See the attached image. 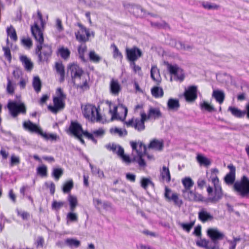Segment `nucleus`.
<instances>
[{
	"label": "nucleus",
	"mask_w": 249,
	"mask_h": 249,
	"mask_svg": "<svg viewBox=\"0 0 249 249\" xmlns=\"http://www.w3.org/2000/svg\"><path fill=\"white\" fill-rule=\"evenodd\" d=\"M182 183L184 186V190H190V188L193 186L194 182L190 178H186L182 179Z\"/></svg>",
	"instance_id": "nucleus-40"
},
{
	"label": "nucleus",
	"mask_w": 249,
	"mask_h": 249,
	"mask_svg": "<svg viewBox=\"0 0 249 249\" xmlns=\"http://www.w3.org/2000/svg\"><path fill=\"white\" fill-rule=\"evenodd\" d=\"M90 60L94 62H98L100 60V56L94 51H91L89 53Z\"/></svg>",
	"instance_id": "nucleus-51"
},
{
	"label": "nucleus",
	"mask_w": 249,
	"mask_h": 249,
	"mask_svg": "<svg viewBox=\"0 0 249 249\" xmlns=\"http://www.w3.org/2000/svg\"><path fill=\"white\" fill-rule=\"evenodd\" d=\"M167 106L169 110H177L179 107L178 100L172 98L169 99Z\"/></svg>",
	"instance_id": "nucleus-29"
},
{
	"label": "nucleus",
	"mask_w": 249,
	"mask_h": 249,
	"mask_svg": "<svg viewBox=\"0 0 249 249\" xmlns=\"http://www.w3.org/2000/svg\"><path fill=\"white\" fill-rule=\"evenodd\" d=\"M104 113L105 112L103 111ZM82 112L84 116L91 122L102 121L104 120V113L102 115L99 109L92 105H86L82 107Z\"/></svg>",
	"instance_id": "nucleus-4"
},
{
	"label": "nucleus",
	"mask_w": 249,
	"mask_h": 249,
	"mask_svg": "<svg viewBox=\"0 0 249 249\" xmlns=\"http://www.w3.org/2000/svg\"><path fill=\"white\" fill-rule=\"evenodd\" d=\"M33 84L35 90L36 92H39L41 86V81L39 77L37 76L34 77Z\"/></svg>",
	"instance_id": "nucleus-41"
},
{
	"label": "nucleus",
	"mask_w": 249,
	"mask_h": 249,
	"mask_svg": "<svg viewBox=\"0 0 249 249\" xmlns=\"http://www.w3.org/2000/svg\"><path fill=\"white\" fill-rule=\"evenodd\" d=\"M198 187L202 189L206 185V182L204 179H199L197 181Z\"/></svg>",
	"instance_id": "nucleus-62"
},
{
	"label": "nucleus",
	"mask_w": 249,
	"mask_h": 249,
	"mask_svg": "<svg viewBox=\"0 0 249 249\" xmlns=\"http://www.w3.org/2000/svg\"><path fill=\"white\" fill-rule=\"evenodd\" d=\"M131 145L133 149L131 158L125 154L124 153V149L118 145L112 144L108 146L109 147L110 150L116 153L123 162L126 164H129L132 161H135L140 167H143L146 165L145 160L146 158L149 160L154 159L153 156L146 154L145 146L142 142H131Z\"/></svg>",
	"instance_id": "nucleus-1"
},
{
	"label": "nucleus",
	"mask_w": 249,
	"mask_h": 249,
	"mask_svg": "<svg viewBox=\"0 0 249 249\" xmlns=\"http://www.w3.org/2000/svg\"><path fill=\"white\" fill-rule=\"evenodd\" d=\"M3 50L4 51L5 55L6 57L7 58V60L9 61H10L11 56H10V50H9V48L4 47Z\"/></svg>",
	"instance_id": "nucleus-60"
},
{
	"label": "nucleus",
	"mask_w": 249,
	"mask_h": 249,
	"mask_svg": "<svg viewBox=\"0 0 249 249\" xmlns=\"http://www.w3.org/2000/svg\"><path fill=\"white\" fill-rule=\"evenodd\" d=\"M234 191L242 196L249 194V179L244 176L241 180L236 182L234 185Z\"/></svg>",
	"instance_id": "nucleus-11"
},
{
	"label": "nucleus",
	"mask_w": 249,
	"mask_h": 249,
	"mask_svg": "<svg viewBox=\"0 0 249 249\" xmlns=\"http://www.w3.org/2000/svg\"><path fill=\"white\" fill-rule=\"evenodd\" d=\"M7 91L9 93H13L14 91V87L11 82L9 81L7 86Z\"/></svg>",
	"instance_id": "nucleus-59"
},
{
	"label": "nucleus",
	"mask_w": 249,
	"mask_h": 249,
	"mask_svg": "<svg viewBox=\"0 0 249 249\" xmlns=\"http://www.w3.org/2000/svg\"><path fill=\"white\" fill-rule=\"evenodd\" d=\"M68 201L70 204V209L71 211H74L78 205V200L76 196L70 195L68 197Z\"/></svg>",
	"instance_id": "nucleus-27"
},
{
	"label": "nucleus",
	"mask_w": 249,
	"mask_h": 249,
	"mask_svg": "<svg viewBox=\"0 0 249 249\" xmlns=\"http://www.w3.org/2000/svg\"><path fill=\"white\" fill-rule=\"evenodd\" d=\"M151 93L156 98L161 97L163 95V89L158 87H153L151 89Z\"/></svg>",
	"instance_id": "nucleus-35"
},
{
	"label": "nucleus",
	"mask_w": 249,
	"mask_h": 249,
	"mask_svg": "<svg viewBox=\"0 0 249 249\" xmlns=\"http://www.w3.org/2000/svg\"><path fill=\"white\" fill-rule=\"evenodd\" d=\"M55 69L57 73L60 75L61 80H63L64 78V67L61 63L55 64Z\"/></svg>",
	"instance_id": "nucleus-33"
},
{
	"label": "nucleus",
	"mask_w": 249,
	"mask_h": 249,
	"mask_svg": "<svg viewBox=\"0 0 249 249\" xmlns=\"http://www.w3.org/2000/svg\"><path fill=\"white\" fill-rule=\"evenodd\" d=\"M74 211H71L69 212L67 215L68 221L71 222H77L78 221V215L77 213L74 212Z\"/></svg>",
	"instance_id": "nucleus-46"
},
{
	"label": "nucleus",
	"mask_w": 249,
	"mask_h": 249,
	"mask_svg": "<svg viewBox=\"0 0 249 249\" xmlns=\"http://www.w3.org/2000/svg\"><path fill=\"white\" fill-rule=\"evenodd\" d=\"M20 60L27 70H30L32 69L33 66V63L26 56H21L20 57Z\"/></svg>",
	"instance_id": "nucleus-36"
},
{
	"label": "nucleus",
	"mask_w": 249,
	"mask_h": 249,
	"mask_svg": "<svg viewBox=\"0 0 249 249\" xmlns=\"http://www.w3.org/2000/svg\"><path fill=\"white\" fill-rule=\"evenodd\" d=\"M167 69L170 74V81L182 82L185 78L184 70L176 64H168Z\"/></svg>",
	"instance_id": "nucleus-5"
},
{
	"label": "nucleus",
	"mask_w": 249,
	"mask_h": 249,
	"mask_svg": "<svg viewBox=\"0 0 249 249\" xmlns=\"http://www.w3.org/2000/svg\"><path fill=\"white\" fill-rule=\"evenodd\" d=\"M141 186L145 190L147 189L148 186L154 187V183L150 178H142L141 180Z\"/></svg>",
	"instance_id": "nucleus-34"
},
{
	"label": "nucleus",
	"mask_w": 249,
	"mask_h": 249,
	"mask_svg": "<svg viewBox=\"0 0 249 249\" xmlns=\"http://www.w3.org/2000/svg\"><path fill=\"white\" fill-rule=\"evenodd\" d=\"M64 203L63 202H57L54 201L52 204V208L53 209L58 210L64 205Z\"/></svg>",
	"instance_id": "nucleus-56"
},
{
	"label": "nucleus",
	"mask_w": 249,
	"mask_h": 249,
	"mask_svg": "<svg viewBox=\"0 0 249 249\" xmlns=\"http://www.w3.org/2000/svg\"><path fill=\"white\" fill-rule=\"evenodd\" d=\"M131 66L133 69V71L135 72H139L141 71V68L138 65H136L134 62H132L131 64Z\"/></svg>",
	"instance_id": "nucleus-61"
},
{
	"label": "nucleus",
	"mask_w": 249,
	"mask_h": 249,
	"mask_svg": "<svg viewBox=\"0 0 249 249\" xmlns=\"http://www.w3.org/2000/svg\"><path fill=\"white\" fill-rule=\"evenodd\" d=\"M196 245L201 247L205 248L206 249H212L213 247L210 245V242L206 239H201L196 242Z\"/></svg>",
	"instance_id": "nucleus-37"
},
{
	"label": "nucleus",
	"mask_w": 249,
	"mask_h": 249,
	"mask_svg": "<svg viewBox=\"0 0 249 249\" xmlns=\"http://www.w3.org/2000/svg\"><path fill=\"white\" fill-rule=\"evenodd\" d=\"M129 10L135 16L139 18H143L145 15V12L141 7L137 5H132L129 8Z\"/></svg>",
	"instance_id": "nucleus-24"
},
{
	"label": "nucleus",
	"mask_w": 249,
	"mask_h": 249,
	"mask_svg": "<svg viewBox=\"0 0 249 249\" xmlns=\"http://www.w3.org/2000/svg\"><path fill=\"white\" fill-rule=\"evenodd\" d=\"M103 109L104 112L105 119L112 121L118 119L123 121L127 114V109L123 105L117 107L111 102L107 101L102 103L99 107V110Z\"/></svg>",
	"instance_id": "nucleus-2"
},
{
	"label": "nucleus",
	"mask_w": 249,
	"mask_h": 249,
	"mask_svg": "<svg viewBox=\"0 0 249 249\" xmlns=\"http://www.w3.org/2000/svg\"><path fill=\"white\" fill-rule=\"evenodd\" d=\"M179 225L183 230L187 232H189L194 226V223H190L189 224L180 223Z\"/></svg>",
	"instance_id": "nucleus-55"
},
{
	"label": "nucleus",
	"mask_w": 249,
	"mask_h": 249,
	"mask_svg": "<svg viewBox=\"0 0 249 249\" xmlns=\"http://www.w3.org/2000/svg\"><path fill=\"white\" fill-rule=\"evenodd\" d=\"M109 89L112 95H118L121 91L122 87L117 80L112 79L109 84Z\"/></svg>",
	"instance_id": "nucleus-21"
},
{
	"label": "nucleus",
	"mask_w": 249,
	"mask_h": 249,
	"mask_svg": "<svg viewBox=\"0 0 249 249\" xmlns=\"http://www.w3.org/2000/svg\"><path fill=\"white\" fill-rule=\"evenodd\" d=\"M163 147V142L161 141L158 140H153L149 144V147L150 148L154 149L156 150H161Z\"/></svg>",
	"instance_id": "nucleus-32"
},
{
	"label": "nucleus",
	"mask_w": 249,
	"mask_h": 249,
	"mask_svg": "<svg viewBox=\"0 0 249 249\" xmlns=\"http://www.w3.org/2000/svg\"><path fill=\"white\" fill-rule=\"evenodd\" d=\"M23 125L25 129L40 135L46 140L56 141L58 138V136L55 134H47L43 132L38 126L33 124L30 121L25 122Z\"/></svg>",
	"instance_id": "nucleus-7"
},
{
	"label": "nucleus",
	"mask_w": 249,
	"mask_h": 249,
	"mask_svg": "<svg viewBox=\"0 0 249 249\" xmlns=\"http://www.w3.org/2000/svg\"><path fill=\"white\" fill-rule=\"evenodd\" d=\"M184 96L187 102H193L197 98V87L196 86H190L186 89Z\"/></svg>",
	"instance_id": "nucleus-19"
},
{
	"label": "nucleus",
	"mask_w": 249,
	"mask_h": 249,
	"mask_svg": "<svg viewBox=\"0 0 249 249\" xmlns=\"http://www.w3.org/2000/svg\"><path fill=\"white\" fill-rule=\"evenodd\" d=\"M73 186L72 181L67 182L64 185L63 191L64 193H68L71 191Z\"/></svg>",
	"instance_id": "nucleus-52"
},
{
	"label": "nucleus",
	"mask_w": 249,
	"mask_h": 249,
	"mask_svg": "<svg viewBox=\"0 0 249 249\" xmlns=\"http://www.w3.org/2000/svg\"><path fill=\"white\" fill-rule=\"evenodd\" d=\"M20 162V159L18 156L12 155L10 158V164L12 166L18 165Z\"/></svg>",
	"instance_id": "nucleus-53"
},
{
	"label": "nucleus",
	"mask_w": 249,
	"mask_h": 249,
	"mask_svg": "<svg viewBox=\"0 0 249 249\" xmlns=\"http://www.w3.org/2000/svg\"><path fill=\"white\" fill-rule=\"evenodd\" d=\"M240 240L239 238H234L232 241H228V242L230 243V246L229 247V249H235L236 243Z\"/></svg>",
	"instance_id": "nucleus-57"
},
{
	"label": "nucleus",
	"mask_w": 249,
	"mask_h": 249,
	"mask_svg": "<svg viewBox=\"0 0 249 249\" xmlns=\"http://www.w3.org/2000/svg\"><path fill=\"white\" fill-rule=\"evenodd\" d=\"M110 132L113 134L118 135L119 136L125 135L126 134V131L123 130L117 127H112L111 128Z\"/></svg>",
	"instance_id": "nucleus-42"
},
{
	"label": "nucleus",
	"mask_w": 249,
	"mask_h": 249,
	"mask_svg": "<svg viewBox=\"0 0 249 249\" xmlns=\"http://www.w3.org/2000/svg\"><path fill=\"white\" fill-rule=\"evenodd\" d=\"M87 47L85 44H82L78 49L79 57L83 61L85 60L84 53L86 52Z\"/></svg>",
	"instance_id": "nucleus-48"
},
{
	"label": "nucleus",
	"mask_w": 249,
	"mask_h": 249,
	"mask_svg": "<svg viewBox=\"0 0 249 249\" xmlns=\"http://www.w3.org/2000/svg\"><path fill=\"white\" fill-rule=\"evenodd\" d=\"M151 76L153 80L156 82L160 81V76L159 71L156 66H153L151 70Z\"/></svg>",
	"instance_id": "nucleus-31"
},
{
	"label": "nucleus",
	"mask_w": 249,
	"mask_h": 249,
	"mask_svg": "<svg viewBox=\"0 0 249 249\" xmlns=\"http://www.w3.org/2000/svg\"><path fill=\"white\" fill-rule=\"evenodd\" d=\"M38 20L32 27L31 30L35 39L41 45L43 42V31L44 23L40 13L38 14Z\"/></svg>",
	"instance_id": "nucleus-9"
},
{
	"label": "nucleus",
	"mask_w": 249,
	"mask_h": 249,
	"mask_svg": "<svg viewBox=\"0 0 249 249\" xmlns=\"http://www.w3.org/2000/svg\"><path fill=\"white\" fill-rule=\"evenodd\" d=\"M207 233L212 241L215 243L217 241L222 240L224 237L223 232L216 228H209L207 230Z\"/></svg>",
	"instance_id": "nucleus-16"
},
{
	"label": "nucleus",
	"mask_w": 249,
	"mask_h": 249,
	"mask_svg": "<svg viewBox=\"0 0 249 249\" xmlns=\"http://www.w3.org/2000/svg\"><path fill=\"white\" fill-rule=\"evenodd\" d=\"M22 42L24 46L28 48H30L32 45V41L29 38L22 39Z\"/></svg>",
	"instance_id": "nucleus-58"
},
{
	"label": "nucleus",
	"mask_w": 249,
	"mask_h": 249,
	"mask_svg": "<svg viewBox=\"0 0 249 249\" xmlns=\"http://www.w3.org/2000/svg\"><path fill=\"white\" fill-rule=\"evenodd\" d=\"M67 73L70 74L72 79L74 80L76 77H78L84 73L83 70L76 64H70L67 67Z\"/></svg>",
	"instance_id": "nucleus-13"
},
{
	"label": "nucleus",
	"mask_w": 249,
	"mask_h": 249,
	"mask_svg": "<svg viewBox=\"0 0 249 249\" xmlns=\"http://www.w3.org/2000/svg\"><path fill=\"white\" fill-rule=\"evenodd\" d=\"M174 193H175L172 192L171 190L168 188L167 186L165 187L164 196L167 201H171L172 194Z\"/></svg>",
	"instance_id": "nucleus-54"
},
{
	"label": "nucleus",
	"mask_w": 249,
	"mask_h": 249,
	"mask_svg": "<svg viewBox=\"0 0 249 249\" xmlns=\"http://www.w3.org/2000/svg\"><path fill=\"white\" fill-rule=\"evenodd\" d=\"M204 8L208 10H217L219 6L214 3H212L208 2H204L202 3Z\"/></svg>",
	"instance_id": "nucleus-43"
},
{
	"label": "nucleus",
	"mask_w": 249,
	"mask_h": 249,
	"mask_svg": "<svg viewBox=\"0 0 249 249\" xmlns=\"http://www.w3.org/2000/svg\"><path fill=\"white\" fill-rule=\"evenodd\" d=\"M89 79L88 75L84 73L78 76V77H76L73 82L78 88L85 90L89 87L88 83Z\"/></svg>",
	"instance_id": "nucleus-15"
},
{
	"label": "nucleus",
	"mask_w": 249,
	"mask_h": 249,
	"mask_svg": "<svg viewBox=\"0 0 249 249\" xmlns=\"http://www.w3.org/2000/svg\"><path fill=\"white\" fill-rule=\"evenodd\" d=\"M65 99V96L61 89H58L53 97V106H49L48 109L53 113H57L64 107Z\"/></svg>",
	"instance_id": "nucleus-6"
},
{
	"label": "nucleus",
	"mask_w": 249,
	"mask_h": 249,
	"mask_svg": "<svg viewBox=\"0 0 249 249\" xmlns=\"http://www.w3.org/2000/svg\"><path fill=\"white\" fill-rule=\"evenodd\" d=\"M57 55L64 59H67L69 58L71 52L70 50L64 46H60L57 50Z\"/></svg>",
	"instance_id": "nucleus-25"
},
{
	"label": "nucleus",
	"mask_w": 249,
	"mask_h": 249,
	"mask_svg": "<svg viewBox=\"0 0 249 249\" xmlns=\"http://www.w3.org/2000/svg\"><path fill=\"white\" fill-rule=\"evenodd\" d=\"M8 108L13 116H16L18 113H25V107L23 104L16 102H9Z\"/></svg>",
	"instance_id": "nucleus-17"
},
{
	"label": "nucleus",
	"mask_w": 249,
	"mask_h": 249,
	"mask_svg": "<svg viewBox=\"0 0 249 249\" xmlns=\"http://www.w3.org/2000/svg\"><path fill=\"white\" fill-rule=\"evenodd\" d=\"M8 36H10L11 39L16 40L17 39V35L15 29L10 26L7 28V30Z\"/></svg>",
	"instance_id": "nucleus-49"
},
{
	"label": "nucleus",
	"mask_w": 249,
	"mask_h": 249,
	"mask_svg": "<svg viewBox=\"0 0 249 249\" xmlns=\"http://www.w3.org/2000/svg\"><path fill=\"white\" fill-rule=\"evenodd\" d=\"M161 116V113L158 108H150L149 110L148 117L145 113L141 114V121L132 120L126 123L128 126H134L138 130H142L144 128V122L149 118H158Z\"/></svg>",
	"instance_id": "nucleus-3"
},
{
	"label": "nucleus",
	"mask_w": 249,
	"mask_h": 249,
	"mask_svg": "<svg viewBox=\"0 0 249 249\" xmlns=\"http://www.w3.org/2000/svg\"><path fill=\"white\" fill-rule=\"evenodd\" d=\"M69 130L70 131L83 143H84V141L83 140V137H91L89 133L83 131L80 124L76 122H71Z\"/></svg>",
	"instance_id": "nucleus-10"
},
{
	"label": "nucleus",
	"mask_w": 249,
	"mask_h": 249,
	"mask_svg": "<svg viewBox=\"0 0 249 249\" xmlns=\"http://www.w3.org/2000/svg\"><path fill=\"white\" fill-rule=\"evenodd\" d=\"M171 179L170 172H161V180L163 182L168 183Z\"/></svg>",
	"instance_id": "nucleus-50"
},
{
	"label": "nucleus",
	"mask_w": 249,
	"mask_h": 249,
	"mask_svg": "<svg viewBox=\"0 0 249 249\" xmlns=\"http://www.w3.org/2000/svg\"><path fill=\"white\" fill-rule=\"evenodd\" d=\"M94 203L96 208L98 209H101L102 202L99 199H94L93 200Z\"/></svg>",
	"instance_id": "nucleus-63"
},
{
	"label": "nucleus",
	"mask_w": 249,
	"mask_h": 249,
	"mask_svg": "<svg viewBox=\"0 0 249 249\" xmlns=\"http://www.w3.org/2000/svg\"><path fill=\"white\" fill-rule=\"evenodd\" d=\"M212 96L220 104H221L225 98L224 92L220 90L216 89L214 90L213 92Z\"/></svg>",
	"instance_id": "nucleus-26"
},
{
	"label": "nucleus",
	"mask_w": 249,
	"mask_h": 249,
	"mask_svg": "<svg viewBox=\"0 0 249 249\" xmlns=\"http://www.w3.org/2000/svg\"><path fill=\"white\" fill-rule=\"evenodd\" d=\"M111 48L113 50V55L114 58H119L120 60H122L123 58V55L120 52L117 47L115 45H113L111 46Z\"/></svg>",
	"instance_id": "nucleus-45"
},
{
	"label": "nucleus",
	"mask_w": 249,
	"mask_h": 249,
	"mask_svg": "<svg viewBox=\"0 0 249 249\" xmlns=\"http://www.w3.org/2000/svg\"><path fill=\"white\" fill-rule=\"evenodd\" d=\"M66 243L70 247L77 248L80 245V242L79 240L72 238L67 239Z\"/></svg>",
	"instance_id": "nucleus-38"
},
{
	"label": "nucleus",
	"mask_w": 249,
	"mask_h": 249,
	"mask_svg": "<svg viewBox=\"0 0 249 249\" xmlns=\"http://www.w3.org/2000/svg\"><path fill=\"white\" fill-rule=\"evenodd\" d=\"M183 196L185 199L191 201L203 200V197L201 195L190 191V190H183Z\"/></svg>",
	"instance_id": "nucleus-20"
},
{
	"label": "nucleus",
	"mask_w": 249,
	"mask_h": 249,
	"mask_svg": "<svg viewBox=\"0 0 249 249\" xmlns=\"http://www.w3.org/2000/svg\"><path fill=\"white\" fill-rule=\"evenodd\" d=\"M201 109L203 111H207L208 112H212L214 111V107L210 103L206 101H202L200 104Z\"/></svg>",
	"instance_id": "nucleus-30"
},
{
	"label": "nucleus",
	"mask_w": 249,
	"mask_h": 249,
	"mask_svg": "<svg viewBox=\"0 0 249 249\" xmlns=\"http://www.w3.org/2000/svg\"><path fill=\"white\" fill-rule=\"evenodd\" d=\"M126 53L128 60L132 62L137 60L142 55L141 51L136 47L126 49Z\"/></svg>",
	"instance_id": "nucleus-18"
},
{
	"label": "nucleus",
	"mask_w": 249,
	"mask_h": 249,
	"mask_svg": "<svg viewBox=\"0 0 249 249\" xmlns=\"http://www.w3.org/2000/svg\"><path fill=\"white\" fill-rule=\"evenodd\" d=\"M235 172H229L225 177L226 183L232 184L235 180Z\"/></svg>",
	"instance_id": "nucleus-39"
},
{
	"label": "nucleus",
	"mask_w": 249,
	"mask_h": 249,
	"mask_svg": "<svg viewBox=\"0 0 249 249\" xmlns=\"http://www.w3.org/2000/svg\"><path fill=\"white\" fill-rule=\"evenodd\" d=\"M198 218L203 223H205L213 219V216L205 209H201L198 213Z\"/></svg>",
	"instance_id": "nucleus-22"
},
{
	"label": "nucleus",
	"mask_w": 249,
	"mask_h": 249,
	"mask_svg": "<svg viewBox=\"0 0 249 249\" xmlns=\"http://www.w3.org/2000/svg\"><path fill=\"white\" fill-rule=\"evenodd\" d=\"M196 160L200 166H208L211 163L210 159L201 154H197Z\"/></svg>",
	"instance_id": "nucleus-23"
},
{
	"label": "nucleus",
	"mask_w": 249,
	"mask_h": 249,
	"mask_svg": "<svg viewBox=\"0 0 249 249\" xmlns=\"http://www.w3.org/2000/svg\"><path fill=\"white\" fill-rule=\"evenodd\" d=\"M171 201H173L174 204L178 206H180L182 202L181 200L179 199L178 195L177 193L172 194Z\"/></svg>",
	"instance_id": "nucleus-44"
},
{
	"label": "nucleus",
	"mask_w": 249,
	"mask_h": 249,
	"mask_svg": "<svg viewBox=\"0 0 249 249\" xmlns=\"http://www.w3.org/2000/svg\"><path fill=\"white\" fill-rule=\"evenodd\" d=\"M37 53L40 61H46L50 56L52 51L49 46L37 45Z\"/></svg>",
	"instance_id": "nucleus-14"
},
{
	"label": "nucleus",
	"mask_w": 249,
	"mask_h": 249,
	"mask_svg": "<svg viewBox=\"0 0 249 249\" xmlns=\"http://www.w3.org/2000/svg\"><path fill=\"white\" fill-rule=\"evenodd\" d=\"M126 178L132 182L135 180V176L132 174L128 173L126 175Z\"/></svg>",
	"instance_id": "nucleus-64"
},
{
	"label": "nucleus",
	"mask_w": 249,
	"mask_h": 249,
	"mask_svg": "<svg viewBox=\"0 0 249 249\" xmlns=\"http://www.w3.org/2000/svg\"><path fill=\"white\" fill-rule=\"evenodd\" d=\"M231 113L236 117L241 118L243 117L246 114V112L242 111L238 108L234 107H230L228 109Z\"/></svg>",
	"instance_id": "nucleus-28"
},
{
	"label": "nucleus",
	"mask_w": 249,
	"mask_h": 249,
	"mask_svg": "<svg viewBox=\"0 0 249 249\" xmlns=\"http://www.w3.org/2000/svg\"><path fill=\"white\" fill-rule=\"evenodd\" d=\"M211 178L215 187L214 192L213 194V188L210 186L207 188V192L209 194V199L213 202H216L221 198L222 191L221 189L218 185L219 181L216 175L213 173L212 174Z\"/></svg>",
	"instance_id": "nucleus-8"
},
{
	"label": "nucleus",
	"mask_w": 249,
	"mask_h": 249,
	"mask_svg": "<svg viewBox=\"0 0 249 249\" xmlns=\"http://www.w3.org/2000/svg\"><path fill=\"white\" fill-rule=\"evenodd\" d=\"M104 134L105 131L102 128H99L94 130L92 134H89L91 136V137L87 138L93 140L94 137H100L103 136Z\"/></svg>",
	"instance_id": "nucleus-47"
},
{
	"label": "nucleus",
	"mask_w": 249,
	"mask_h": 249,
	"mask_svg": "<svg viewBox=\"0 0 249 249\" xmlns=\"http://www.w3.org/2000/svg\"><path fill=\"white\" fill-rule=\"evenodd\" d=\"M79 29L75 33L76 39L79 41L86 42L90 36H94V33L85 27L79 25Z\"/></svg>",
	"instance_id": "nucleus-12"
}]
</instances>
